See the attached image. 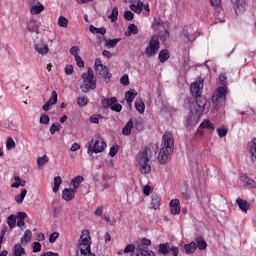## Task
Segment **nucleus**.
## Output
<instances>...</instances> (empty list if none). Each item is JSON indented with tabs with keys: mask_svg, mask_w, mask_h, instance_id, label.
I'll use <instances>...</instances> for the list:
<instances>
[{
	"mask_svg": "<svg viewBox=\"0 0 256 256\" xmlns=\"http://www.w3.org/2000/svg\"><path fill=\"white\" fill-rule=\"evenodd\" d=\"M210 105L207 98L196 99L195 102H189V112L185 118V127H195L201 120L203 113H209Z\"/></svg>",
	"mask_w": 256,
	"mask_h": 256,
	"instance_id": "f257e3e1",
	"label": "nucleus"
},
{
	"mask_svg": "<svg viewBox=\"0 0 256 256\" xmlns=\"http://www.w3.org/2000/svg\"><path fill=\"white\" fill-rule=\"evenodd\" d=\"M135 167L142 175H149L151 173V156L149 149L140 151L135 158Z\"/></svg>",
	"mask_w": 256,
	"mask_h": 256,
	"instance_id": "f03ea898",
	"label": "nucleus"
},
{
	"mask_svg": "<svg viewBox=\"0 0 256 256\" xmlns=\"http://www.w3.org/2000/svg\"><path fill=\"white\" fill-rule=\"evenodd\" d=\"M82 85L80 89H82L83 93H88V91H93L97 89V80L95 79V75L93 74V70L90 68L86 73L82 74Z\"/></svg>",
	"mask_w": 256,
	"mask_h": 256,
	"instance_id": "7ed1b4c3",
	"label": "nucleus"
},
{
	"mask_svg": "<svg viewBox=\"0 0 256 256\" xmlns=\"http://www.w3.org/2000/svg\"><path fill=\"white\" fill-rule=\"evenodd\" d=\"M79 248L82 256H95V254L91 252V236L88 230L82 231Z\"/></svg>",
	"mask_w": 256,
	"mask_h": 256,
	"instance_id": "20e7f679",
	"label": "nucleus"
},
{
	"mask_svg": "<svg viewBox=\"0 0 256 256\" xmlns=\"http://www.w3.org/2000/svg\"><path fill=\"white\" fill-rule=\"evenodd\" d=\"M106 148L107 144L105 143V140H103L101 137H96L93 138L88 144L87 153L91 157L93 153H103Z\"/></svg>",
	"mask_w": 256,
	"mask_h": 256,
	"instance_id": "39448f33",
	"label": "nucleus"
},
{
	"mask_svg": "<svg viewBox=\"0 0 256 256\" xmlns=\"http://www.w3.org/2000/svg\"><path fill=\"white\" fill-rule=\"evenodd\" d=\"M153 31L158 33L161 41L169 39V30L165 27V22L161 18H155L151 25Z\"/></svg>",
	"mask_w": 256,
	"mask_h": 256,
	"instance_id": "423d86ee",
	"label": "nucleus"
},
{
	"mask_svg": "<svg viewBox=\"0 0 256 256\" xmlns=\"http://www.w3.org/2000/svg\"><path fill=\"white\" fill-rule=\"evenodd\" d=\"M159 47H161V44L159 43V36L153 35L144 51L146 57H155V55L159 53Z\"/></svg>",
	"mask_w": 256,
	"mask_h": 256,
	"instance_id": "0eeeda50",
	"label": "nucleus"
},
{
	"mask_svg": "<svg viewBox=\"0 0 256 256\" xmlns=\"http://www.w3.org/2000/svg\"><path fill=\"white\" fill-rule=\"evenodd\" d=\"M227 97V86H220L216 89V92L212 95V103L215 105V109H219L220 105H223Z\"/></svg>",
	"mask_w": 256,
	"mask_h": 256,
	"instance_id": "6e6552de",
	"label": "nucleus"
},
{
	"mask_svg": "<svg viewBox=\"0 0 256 256\" xmlns=\"http://www.w3.org/2000/svg\"><path fill=\"white\" fill-rule=\"evenodd\" d=\"M101 105L104 109H108L109 107L112 111H116V113H121V110L123 109V106L117 103V98L115 97L102 99Z\"/></svg>",
	"mask_w": 256,
	"mask_h": 256,
	"instance_id": "1a4fd4ad",
	"label": "nucleus"
},
{
	"mask_svg": "<svg viewBox=\"0 0 256 256\" xmlns=\"http://www.w3.org/2000/svg\"><path fill=\"white\" fill-rule=\"evenodd\" d=\"M94 67H95L96 75H98L99 77H102L105 80L111 77V74H109V70L107 69V66L103 65L100 59L95 60Z\"/></svg>",
	"mask_w": 256,
	"mask_h": 256,
	"instance_id": "9d476101",
	"label": "nucleus"
},
{
	"mask_svg": "<svg viewBox=\"0 0 256 256\" xmlns=\"http://www.w3.org/2000/svg\"><path fill=\"white\" fill-rule=\"evenodd\" d=\"M203 79H198L190 85V92L193 97L201 99V94L203 93Z\"/></svg>",
	"mask_w": 256,
	"mask_h": 256,
	"instance_id": "9b49d317",
	"label": "nucleus"
},
{
	"mask_svg": "<svg viewBox=\"0 0 256 256\" xmlns=\"http://www.w3.org/2000/svg\"><path fill=\"white\" fill-rule=\"evenodd\" d=\"M174 145H175V140L173 139V134H171V132H166L163 136L161 147L164 149H169L170 151H173Z\"/></svg>",
	"mask_w": 256,
	"mask_h": 256,
	"instance_id": "f8f14e48",
	"label": "nucleus"
},
{
	"mask_svg": "<svg viewBox=\"0 0 256 256\" xmlns=\"http://www.w3.org/2000/svg\"><path fill=\"white\" fill-rule=\"evenodd\" d=\"M45 11V6L39 2V0H31L30 13L32 15H41Z\"/></svg>",
	"mask_w": 256,
	"mask_h": 256,
	"instance_id": "ddd939ff",
	"label": "nucleus"
},
{
	"mask_svg": "<svg viewBox=\"0 0 256 256\" xmlns=\"http://www.w3.org/2000/svg\"><path fill=\"white\" fill-rule=\"evenodd\" d=\"M159 253H162L163 255H167L168 253H170V255L177 256L179 255V248L175 246H170L169 244H160Z\"/></svg>",
	"mask_w": 256,
	"mask_h": 256,
	"instance_id": "4468645a",
	"label": "nucleus"
},
{
	"mask_svg": "<svg viewBox=\"0 0 256 256\" xmlns=\"http://www.w3.org/2000/svg\"><path fill=\"white\" fill-rule=\"evenodd\" d=\"M34 49L39 53V55L45 56L49 53V45L47 42L40 40L35 43Z\"/></svg>",
	"mask_w": 256,
	"mask_h": 256,
	"instance_id": "2eb2a0df",
	"label": "nucleus"
},
{
	"mask_svg": "<svg viewBox=\"0 0 256 256\" xmlns=\"http://www.w3.org/2000/svg\"><path fill=\"white\" fill-rule=\"evenodd\" d=\"M173 153V150H169L168 148H161L159 155H158V161L161 165H165L167 161L169 160V155Z\"/></svg>",
	"mask_w": 256,
	"mask_h": 256,
	"instance_id": "dca6fc26",
	"label": "nucleus"
},
{
	"mask_svg": "<svg viewBox=\"0 0 256 256\" xmlns=\"http://www.w3.org/2000/svg\"><path fill=\"white\" fill-rule=\"evenodd\" d=\"M39 27V22L33 18L28 19L26 22V29L30 33H39Z\"/></svg>",
	"mask_w": 256,
	"mask_h": 256,
	"instance_id": "f3484780",
	"label": "nucleus"
},
{
	"mask_svg": "<svg viewBox=\"0 0 256 256\" xmlns=\"http://www.w3.org/2000/svg\"><path fill=\"white\" fill-rule=\"evenodd\" d=\"M76 193H77V191L74 190L73 188H65L62 191V199L64 201H73V199H75Z\"/></svg>",
	"mask_w": 256,
	"mask_h": 256,
	"instance_id": "a211bd4d",
	"label": "nucleus"
},
{
	"mask_svg": "<svg viewBox=\"0 0 256 256\" xmlns=\"http://www.w3.org/2000/svg\"><path fill=\"white\" fill-rule=\"evenodd\" d=\"M181 202L179 199L171 200L170 202V211L172 215H179L181 213V207L179 206Z\"/></svg>",
	"mask_w": 256,
	"mask_h": 256,
	"instance_id": "6ab92c4d",
	"label": "nucleus"
},
{
	"mask_svg": "<svg viewBox=\"0 0 256 256\" xmlns=\"http://www.w3.org/2000/svg\"><path fill=\"white\" fill-rule=\"evenodd\" d=\"M135 256H155V252L149 250L147 246H140L136 249Z\"/></svg>",
	"mask_w": 256,
	"mask_h": 256,
	"instance_id": "aec40b11",
	"label": "nucleus"
},
{
	"mask_svg": "<svg viewBox=\"0 0 256 256\" xmlns=\"http://www.w3.org/2000/svg\"><path fill=\"white\" fill-rule=\"evenodd\" d=\"M240 181H242V183H245L247 187H250L251 189H256V181L251 178H248L247 174H242L240 176Z\"/></svg>",
	"mask_w": 256,
	"mask_h": 256,
	"instance_id": "412c9836",
	"label": "nucleus"
},
{
	"mask_svg": "<svg viewBox=\"0 0 256 256\" xmlns=\"http://www.w3.org/2000/svg\"><path fill=\"white\" fill-rule=\"evenodd\" d=\"M12 255L13 256H27V251H25V248L21 246V244H16L12 248Z\"/></svg>",
	"mask_w": 256,
	"mask_h": 256,
	"instance_id": "4be33fe9",
	"label": "nucleus"
},
{
	"mask_svg": "<svg viewBox=\"0 0 256 256\" xmlns=\"http://www.w3.org/2000/svg\"><path fill=\"white\" fill-rule=\"evenodd\" d=\"M236 203L242 213H247L249 211V202L247 200H243L241 198H237Z\"/></svg>",
	"mask_w": 256,
	"mask_h": 256,
	"instance_id": "5701e85b",
	"label": "nucleus"
},
{
	"mask_svg": "<svg viewBox=\"0 0 256 256\" xmlns=\"http://www.w3.org/2000/svg\"><path fill=\"white\" fill-rule=\"evenodd\" d=\"M135 97H137V91H135V90H129L125 94V99H126L129 107H131V104L133 103V100L135 99Z\"/></svg>",
	"mask_w": 256,
	"mask_h": 256,
	"instance_id": "b1692460",
	"label": "nucleus"
},
{
	"mask_svg": "<svg viewBox=\"0 0 256 256\" xmlns=\"http://www.w3.org/2000/svg\"><path fill=\"white\" fill-rule=\"evenodd\" d=\"M186 255H191L197 251V243L191 242L189 244L184 245Z\"/></svg>",
	"mask_w": 256,
	"mask_h": 256,
	"instance_id": "393cba45",
	"label": "nucleus"
},
{
	"mask_svg": "<svg viewBox=\"0 0 256 256\" xmlns=\"http://www.w3.org/2000/svg\"><path fill=\"white\" fill-rule=\"evenodd\" d=\"M32 237H33V233L31 232V230H26L24 232L23 237L20 239V243L22 245H27V243L31 242Z\"/></svg>",
	"mask_w": 256,
	"mask_h": 256,
	"instance_id": "a878e982",
	"label": "nucleus"
},
{
	"mask_svg": "<svg viewBox=\"0 0 256 256\" xmlns=\"http://www.w3.org/2000/svg\"><path fill=\"white\" fill-rule=\"evenodd\" d=\"M104 41H105V47H107V49H115V47H117V43L121 41V38L105 39Z\"/></svg>",
	"mask_w": 256,
	"mask_h": 256,
	"instance_id": "bb28decb",
	"label": "nucleus"
},
{
	"mask_svg": "<svg viewBox=\"0 0 256 256\" xmlns=\"http://www.w3.org/2000/svg\"><path fill=\"white\" fill-rule=\"evenodd\" d=\"M14 181L15 182L11 184V187H13L14 189H19V187H25V185L27 184V182L25 180H22L19 176H15Z\"/></svg>",
	"mask_w": 256,
	"mask_h": 256,
	"instance_id": "cd10ccee",
	"label": "nucleus"
},
{
	"mask_svg": "<svg viewBox=\"0 0 256 256\" xmlns=\"http://www.w3.org/2000/svg\"><path fill=\"white\" fill-rule=\"evenodd\" d=\"M83 181H85L83 176H76L75 178H73L71 180L72 189L77 191V188L80 187V185H81V183H83Z\"/></svg>",
	"mask_w": 256,
	"mask_h": 256,
	"instance_id": "c85d7f7f",
	"label": "nucleus"
},
{
	"mask_svg": "<svg viewBox=\"0 0 256 256\" xmlns=\"http://www.w3.org/2000/svg\"><path fill=\"white\" fill-rule=\"evenodd\" d=\"M90 32H92L94 35H105L107 33V29L105 27L97 28L93 25H90L89 27Z\"/></svg>",
	"mask_w": 256,
	"mask_h": 256,
	"instance_id": "c756f323",
	"label": "nucleus"
},
{
	"mask_svg": "<svg viewBox=\"0 0 256 256\" xmlns=\"http://www.w3.org/2000/svg\"><path fill=\"white\" fill-rule=\"evenodd\" d=\"M151 207L152 209H159V207H161V196L154 195L152 197Z\"/></svg>",
	"mask_w": 256,
	"mask_h": 256,
	"instance_id": "7c9ffc66",
	"label": "nucleus"
},
{
	"mask_svg": "<svg viewBox=\"0 0 256 256\" xmlns=\"http://www.w3.org/2000/svg\"><path fill=\"white\" fill-rule=\"evenodd\" d=\"M25 197H27V189H22L20 194L15 196V201L18 203V205H21L23 201L25 200Z\"/></svg>",
	"mask_w": 256,
	"mask_h": 256,
	"instance_id": "2f4dec72",
	"label": "nucleus"
},
{
	"mask_svg": "<svg viewBox=\"0 0 256 256\" xmlns=\"http://www.w3.org/2000/svg\"><path fill=\"white\" fill-rule=\"evenodd\" d=\"M200 129H209L210 131H215V126L209 119H206L200 124Z\"/></svg>",
	"mask_w": 256,
	"mask_h": 256,
	"instance_id": "473e14b6",
	"label": "nucleus"
},
{
	"mask_svg": "<svg viewBox=\"0 0 256 256\" xmlns=\"http://www.w3.org/2000/svg\"><path fill=\"white\" fill-rule=\"evenodd\" d=\"M196 243H197L196 247H198L200 251H205V249H207V242H205L203 237H198L196 239Z\"/></svg>",
	"mask_w": 256,
	"mask_h": 256,
	"instance_id": "72a5a7b5",
	"label": "nucleus"
},
{
	"mask_svg": "<svg viewBox=\"0 0 256 256\" xmlns=\"http://www.w3.org/2000/svg\"><path fill=\"white\" fill-rule=\"evenodd\" d=\"M7 224L9 226L10 229H14L15 225H17V216L11 214L10 216H8L7 218Z\"/></svg>",
	"mask_w": 256,
	"mask_h": 256,
	"instance_id": "f704fd0d",
	"label": "nucleus"
},
{
	"mask_svg": "<svg viewBox=\"0 0 256 256\" xmlns=\"http://www.w3.org/2000/svg\"><path fill=\"white\" fill-rule=\"evenodd\" d=\"M61 183H63V179L61 178V176H56L54 178L53 193H57L59 191V187H61Z\"/></svg>",
	"mask_w": 256,
	"mask_h": 256,
	"instance_id": "c9c22d12",
	"label": "nucleus"
},
{
	"mask_svg": "<svg viewBox=\"0 0 256 256\" xmlns=\"http://www.w3.org/2000/svg\"><path fill=\"white\" fill-rule=\"evenodd\" d=\"M171 57L168 50H161L159 52V59L161 63H165Z\"/></svg>",
	"mask_w": 256,
	"mask_h": 256,
	"instance_id": "e433bc0d",
	"label": "nucleus"
},
{
	"mask_svg": "<svg viewBox=\"0 0 256 256\" xmlns=\"http://www.w3.org/2000/svg\"><path fill=\"white\" fill-rule=\"evenodd\" d=\"M131 129H133V120H129L125 127L122 129L124 135H131Z\"/></svg>",
	"mask_w": 256,
	"mask_h": 256,
	"instance_id": "4c0bfd02",
	"label": "nucleus"
},
{
	"mask_svg": "<svg viewBox=\"0 0 256 256\" xmlns=\"http://www.w3.org/2000/svg\"><path fill=\"white\" fill-rule=\"evenodd\" d=\"M135 107H136V111L141 113V115L145 113V103L142 100L136 101Z\"/></svg>",
	"mask_w": 256,
	"mask_h": 256,
	"instance_id": "58836bf2",
	"label": "nucleus"
},
{
	"mask_svg": "<svg viewBox=\"0 0 256 256\" xmlns=\"http://www.w3.org/2000/svg\"><path fill=\"white\" fill-rule=\"evenodd\" d=\"M58 26L67 29V27H69V20H67L65 16H60L58 18Z\"/></svg>",
	"mask_w": 256,
	"mask_h": 256,
	"instance_id": "ea45409f",
	"label": "nucleus"
},
{
	"mask_svg": "<svg viewBox=\"0 0 256 256\" xmlns=\"http://www.w3.org/2000/svg\"><path fill=\"white\" fill-rule=\"evenodd\" d=\"M231 3L240 11H243L245 7V0H231Z\"/></svg>",
	"mask_w": 256,
	"mask_h": 256,
	"instance_id": "a19ab883",
	"label": "nucleus"
},
{
	"mask_svg": "<svg viewBox=\"0 0 256 256\" xmlns=\"http://www.w3.org/2000/svg\"><path fill=\"white\" fill-rule=\"evenodd\" d=\"M87 103H89V98H87L86 96H80L77 99V104L79 105V107H86Z\"/></svg>",
	"mask_w": 256,
	"mask_h": 256,
	"instance_id": "79ce46f5",
	"label": "nucleus"
},
{
	"mask_svg": "<svg viewBox=\"0 0 256 256\" xmlns=\"http://www.w3.org/2000/svg\"><path fill=\"white\" fill-rule=\"evenodd\" d=\"M45 163H49V157L47 155L38 157V159H37L38 167H43V165H45Z\"/></svg>",
	"mask_w": 256,
	"mask_h": 256,
	"instance_id": "37998d69",
	"label": "nucleus"
},
{
	"mask_svg": "<svg viewBox=\"0 0 256 256\" xmlns=\"http://www.w3.org/2000/svg\"><path fill=\"white\" fill-rule=\"evenodd\" d=\"M117 17H119V8L114 7L112 13L109 16V19H111V21L115 23V21H117Z\"/></svg>",
	"mask_w": 256,
	"mask_h": 256,
	"instance_id": "c03bdc74",
	"label": "nucleus"
},
{
	"mask_svg": "<svg viewBox=\"0 0 256 256\" xmlns=\"http://www.w3.org/2000/svg\"><path fill=\"white\" fill-rule=\"evenodd\" d=\"M15 140H13V138H8L6 140V149H8V151H11V149H15Z\"/></svg>",
	"mask_w": 256,
	"mask_h": 256,
	"instance_id": "a18cd8bd",
	"label": "nucleus"
},
{
	"mask_svg": "<svg viewBox=\"0 0 256 256\" xmlns=\"http://www.w3.org/2000/svg\"><path fill=\"white\" fill-rule=\"evenodd\" d=\"M57 99H58L57 92L56 91H52L51 96H50L48 102L51 105H55V104H57Z\"/></svg>",
	"mask_w": 256,
	"mask_h": 256,
	"instance_id": "49530a36",
	"label": "nucleus"
},
{
	"mask_svg": "<svg viewBox=\"0 0 256 256\" xmlns=\"http://www.w3.org/2000/svg\"><path fill=\"white\" fill-rule=\"evenodd\" d=\"M49 121H51V118H49L48 115L42 114L40 117V124L41 125H49Z\"/></svg>",
	"mask_w": 256,
	"mask_h": 256,
	"instance_id": "de8ad7c7",
	"label": "nucleus"
},
{
	"mask_svg": "<svg viewBox=\"0 0 256 256\" xmlns=\"http://www.w3.org/2000/svg\"><path fill=\"white\" fill-rule=\"evenodd\" d=\"M117 153H119V145H113L110 148V152H109L110 157H115Z\"/></svg>",
	"mask_w": 256,
	"mask_h": 256,
	"instance_id": "09e8293b",
	"label": "nucleus"
},
{
	"mask_svg": "<svg viewBox=\"0 0 256 256\" xmlns=\"http://www.w3.org/2000/svg\"><path fill=\"white\" fill-rule=\"evenodd\" d=\"M128 31L129 33H132V35H137V33H139V28H137L135 24H130L128 26Z\"/></svg>",
	"mask_w": 256,
	"mask_h": 256,
	"instance_id": "8fccbe9b",
	"label": "nucleus"
},
{
	"mask_svg": "<svg viewBox=\"0 0 256 256\" xmlns=\"http://www.w3.org/2000/svg\"><path fill=\"white\" fill-rule=\"evenodd\" d=\"M61 131V125H55L53 124L51 127H50V133L51 135H55V133Z\"/></svg>",
	"mask_w": 256,
	"mask_h": 256,
	"instance_id": "3c124183",
	"label": "nucleus"
},
{
	"mask_svg": "<svg viewBox=\"0 0 256 256\" xmlns=\"http://www.w3.org/2000/svg\"><path fill=\"white\" fill-rule=\"evenodd\" d=\"M134 252H135V245L133 244L127 245L123 250V253H134Z\"/></svg>",
	"mask_w": 256,
	"mask_h": 256,
	"instance_id": "603ef678",
	"label": "nucleus"
},
{
	"mask_svg": "<svg viewBox=\"0 0 256 256\" xmlns=\"http://www.w3.org/2000/svg\"><path fill=\"white\" fill-rule=\"evenodd\" d=\"M57 239H59V233L58 232H53L49 237L50 243H55V241H57Z\"/></svg>",
	"mask_w": 256,
	"mask_h": 256,
	"instance_id": "864d4df0",
	"label": "nucleus"
},
{
	"mask_svg": "<svg viewBox=\"0 0 256 256\" xmlns=\"http://www.w3.org/2000/svg\"><path fill=\"white\" fill-rule=\"evenodd\" d=\"M183 37H184V41L186 43H189V41H195V38H193V36H191V34H189V32H185Z\"/></svg>",
	"mask_w": 256,
	"mask_h": 256,
	"instance_id": "5fc2aeb1",
	"label": "nucleus"
},
{
	"mask_svg": "<svg viewBox=\"0 0 256 256\" xmlns=\"http://www.w3.org/2000/svg\"><path fill=\"white\" fill-rule=\"evenodd\" d=\"M218 136L223 138L227 135V129L225 128H218L217 129Z\"/></svg>",
	"mask_w": 256,
	"mask_h": 256,
	"instance_id": "6e6d98bb",
	"label": "nucleus"
},
{
	"mask_svg": "<svg viewBox=\"0 0 256 256\" xmlns=\"http://www.w3.org/2000/svg\"><path fill=\"white\" fill-rule=\"evenodd\" d=\"M16 218H17L18 220L25 221V219H27V213H25V212H18V213L16 214Z\"/></svg>",
	"mask_w": 256,
	"mask_h": 256,
	"instance_id": "4d7b16f0",
	"label": "nucleus"
},
{
	"mask_svg": "<svg viewBox=\"0 0 256 256\" xmlns=\"http://www.w3.org/2000/svg\"><path fill=\"white\" fill-rule=\"evenodd\" d=\"M130 9H131V11H133L134 13H137L138 15L141 13V11H143V10H141V8L138 7L137 4L136 5L132 4L130 6Z\"/></svg>",
	"mask_w": 256,
	"mask_h": 256,
	"instance_id": "13d9d810",
	"label": "nucleus"
},
{
	"mask_svg": "<svg viewBox=\"0 0 256 256\" xmlns=\"http://www.w3.org/2000/svg\"><path fill=\"white\" fill-rule=\"evenodd\" d=\"M70 53L73 55V57H79L78 53H79V47L78 46H73L70 49Z\"/></svg>",
	"mask_w": 256,
	"mask_h": 256,
	"instance_id": "bf43d9fd",
	"label": "nucleus"
},
{
	"mask_svg": "<svg viewBox=\"0 0 256 256\" xmlns=\"http://www.w3.org/2000/svg\"><path fill=\"white\" fill-rule=\"evenodd\" d=\"M219 81H220L221 85H223V87H225V85H227V76H225L224 74H220Z\"/></svg>",
	"mask_w": 256,
	"mask_h": 256,
	"instance_id": "052dcab7",
	"label": "nucleus"
},
{
	"mask_svg": "<svg viewBox=\"0 0 256 256\" xmlns=\"http://www.w3.org/2000/svg\"><path fill=\"white\" fill-rule=\"evenodd\" d=\"M75 61L78 67H85V62H83V59H81V56H76Z\"/></svg>",
	"mask_w": 256,
	"mask_h": 256,
	"instance_id": "680f3d73",
	"label": "nucleus"
},
{
	"mask_svg": "<svg viewBox=\"0 0 256 256\" xmlns=\"http://www.w3.org/2000/svg\"><path fill=\"white\" fill-rule=\"evenodd\" d=\"M124 19H126V21H131L133 19V12L126 11L124 13Z\"/></svg>",
	"mask_w": 256,
	"mask_h": 256,
	"instance_id": "e2e57ef3",
	"label": "nucleus"
},
{
	"mask_svg": "<svg viewBox=\"0 0 256 256\" xmlns=\"http://www.w3.org/2000/svg\"><path fill=\"white\" fill-rule=\"evenodd\" d=\"M41 251V243L35 242L33 246V253H39Z\"/></svg>",
	"mask_w": 256,
	"mask_h": 256,
	"instance_id": "0e129e2a",
	"label": "nucleus"
},
{
	"mask_svg": "<svg viewBox=\"0 0 256 256\" xmlns=\"http://www.w3.org/2000/svg\"><path fill=\"white\" fill-rule=\"evenodd\" d=\"M65 73H66V75H73V66L66 65L65 66Z\"/></svg>",
	"mask_w": 256,
	"mask_h": 256,
	"instance_id": "69168bd1",
	"label": "nucleus"
},
{
	"mask_svg": "<svg viewBox=\"0 0 256 256\" xmlns=\"http://www.w3.org/2000/svg\"><path fill=\"white\" fill-rule=\"evenodd\" d=\"M52 107H53V104H50L49 102H47L42 106V109L43 111H51Z\"/></svg>",
	"mask_w": 256,
	"mask_h": 256,
	"instance_id": "338daca9",
	"label": "nucleus"
},
{
	"mask_svg": "<svg viewBox=\"0 0 256 256\" xmlns=\"http://www.w3.org/2000/svg\"><path fill=\"white\" fill-rule=\"evenodd\" d=\"M120 81H121L122 85H129V76L124 75V76L121 78Z\"/></svg>",
	"mask_w": 256,
	"mask_h": 256,
	"instance_id": "774afa93",
	"label": "nucleus"
}]
</instances>
